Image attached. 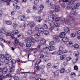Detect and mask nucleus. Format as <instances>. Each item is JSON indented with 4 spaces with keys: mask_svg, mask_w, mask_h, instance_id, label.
Here are the masks:
<instances>
[{
    "mask_svg": "<svg viewBox=\"0 0 80 80\" xmlns=\"http://www.w3.org/2000/svg\"><path fill=\"white\" fill-rule=\"evenodd\" d=\"M12 33L13 34L11 35V38L12 39H14L15 38V35H17L18 34L19 32L17 30H15L13 31H12Z\"/></svg>",
    "mask_w": 80,
    "mask_h": 80,
    "instance_id": "f257e3e1",
    "label": "nucleus"
},
{
    "mask_svg": "<svg viewBox=\"0 0 80 80\" xmlns=\"http://www.w3.org/2000/svg\"><path fill=\"white\" fill-rule=\"evenodd\" d=\"M33 18L34 19H36V21L37 22H41V21L42 20V19H41V18L39 16H34L33 17Z\"/></svg>",
    "mask_w": 80,
    "mask_h": 80,
    "instance_id": "f03ea898",
    "label": "nucleus"
},
{
    "mask_svg": "<svg viewBox=\"0 0 80 80\" xmlns=\"http://www.w3.org/2000/svg\"><path fill=\"white\" fill-rule=\"evenodd\" d=\"M60 37L57 35H55L53 36V38L54 40H55L56 42H59L60 41Z\"/></svg>",
    "mask_w": 80,
    "mask_h": 80,
    "instance_id": "7ed1b4c3",
    "label": "nucleus"
},
{
    "mask_svg": "<svg viewBox=\"0 0 80 80\" xmlns=\"http://www.w3.org/2000/svg\"><path fill=\"white\" fill-rule=\"evenodd\" d=\"M60 23H57L55 25V27L53 28V30H55V31H58V30L59 29V27H60Z\"/></svg>",
    "mask_w": 80,
    "mask_h": 80,
    "instance_id": "20e7f679",
    "label": "nucleus"
},
{
    "mask_svg": "<svg viewBox=\"0 0 80 80\" xmlns=\"http://www.w3.org/2000/svg\"><path fill=\"white\" fill-rule=\"evenodd\" d=\"M16 63V61L15 60H12L11 61V62L8 64V66L9 67H11L12 65H15Z\"/></svg>",
    "mask_w": 80,
    "mask_h": 80,
    "instance_id": "39448f33",
    "label": "nucleus"
},
{
    "mask_svg": "<svg viewBox=\"0 0 80 80\" xmlns=\"http://www.w3.org/2000/svg\"><path fill=\"white\" fill-rule=\"evenodd\" d=\"M8 72V68L6 67L4 68L2 70V73L3 75H5Z\"/></svg>",
    "mask_w": 80,
    "mask_h": 80,
    "instance_id": "423d86ee",
    "label": "nucleus"
},
{
    "mask_svg": "<svg viewBox=\"0 0 80 80\" xmlns=\"http://www.w3.org/2000/svg\"><path fill=\"white\" fill-rule=\"evenodd\" d=\"M40 42H39L40 44L41 45H43V44H44L45 43V42L46 41L45 40V39H43V38H40Z\"/></svg>",
    "mask_w": 80,
    "mask_h": 80,
    "instance_id": "0eeeda50",
    "label": "nucleus"
},
{
    "mask_svg": "<svg viewBox=\"0 0 80 80\" xmlns=\"http://www.w3.org/2000/svg\"><path fill=\"white\" fill-rule=\"evenodd\" d=\"M65 36V32H61L60 34L59 35V37H60V38H62V39L64 38Z\"/></svg>",
    "mask_w": 80,
    "mask_h": 80,
    "instance_id": "6e6552de",
    "label": "nucleus"
},
{
    "mask_svg": "<svg viewBox=\"0 0 80 80\" xmlns=\"http://www.w3.org/2000/svg\"><path fill=\"white\" fill-rule=\"evenodd\" d=\"M35 38L36 39H38L40 37V33L38 32L34 35Z\"/></svg>",
    "mask_w": 80,
    "mask_h": 80,
    "instance_id": "1a4fd4ad",
    "label": "nucleus"
},
{
    "mask_svg": "<svg viewBox=\"0 0 80 80\" xmlns=\"http://www.w3.org/2000/svg\"><path fill=\"white\" fill-rule=\"evenodd\" d=\"M80 6V4L78 3H76L74 4V9H78V7Z\"/></svg>",
    "mask_w": 80,
    "mask_h": 80,
    "instance_id": "9d476101",
    "label": "nucleus"
},
{
    "mask_svg": "<svg viewBox=\"0 0 80 80\" xmlns=\"http://www.w3.org/2000/svg\"><path fill=\"white\" fill-rule=\"evenodd\" d=\"M65 20V18H63V19L62 20V22H65L66 23H70L71 22V21L68 19H67L66 21Z\"/></svg>",
    "mask_w": 80,
    "mask_h": 80,
    "instance_id": "9b49d317",
    "label": "nucleus"
},
{
    "mask_svg": "<svg viewBox=\"0 0 80 80\" xmlns=\"http://www.w3.org/2000/svg\"><path fill=\"white\" fill-rule=\"evenodd\" d=\"M6 29L4 28H2L1 30H0V35H1L0 33H6Z\"/></svg>",
    "mask_w": 80,
    "mask_h": 80,
    "instance_id": "f8f14e48",
    "label": "nucleus"
},
{
    "mask_svg": "<svg viewBox=\"0 0 80 80\" xmlns=\"http://www.w3.org/2000/svg\"><path fill=\"white\" fill-rule=\"evenodd\" d=\"M68 47H70V48H72L73 46V43L71 42H69L68 43Z\"/></svg>",
    "mask_w": 80,
    "mask_h": 80,
    "instance_id": "ddd939ff",
    "label": "nucleus"
},
{
    "mask_svg": "<svg viewBox=\"0 0 80 80\" xmlns=\"http://www.w3.org/2000/svg\"><path fill=\"white\" fill-rule=\"evenodd\" d=\"M54 49L55 47L53 46H51L48 48V49L49 50V51H52V50H53Z\"/></svg>",
    "mask_w": 80,
    "mask_h": 80,
    "instance_id": "4468645a",
    "label": "nucleus"
},
{
    "mask_svg": "<svg viewBox=\"0 0 80 80\" xmlns=\"http://www.w3.org/2000/svg\"><path fill=\"white\" fill-rule=\"evenodd\" d=\"M48 23L51 27H53L55 25V22H51V21H49Z\"/></svg>",
    "mask_w": 80,
    "mask_h": 80,
    "instance_id": "2eb2a0df",
    "label": "nucleus"
},
{
    "mask_svg": "<svg viewBox=\"0 0 80 80\" xmlns=\"http://www.w3.org/2000/svg\"><path fill=\"white\" fill-rule=\"evenodd\" d=\"M29 41L31 42H32L34 43L35 42V39L33 38H31L30 39H29Z\"/></svg>",
    "mask_w": 80,
    "mask_h": 80,
    "instance_id": "dca6fc26",
    "label": "nucleus"
},
{
    "mask_svg": "<svg viewBox=\"0 0 80 80\" xmlns=\"http://www.w3.org/2000/svg\"><path fill=\"white\" fill-rule=\"evenodd\" d=\"M53 73L55 77L58 76L59 75V71H56Z\"/></svg>",
    "mask_w": 80,
    "mask_h": 80,
    "instance_id": "f3484780",
    "label": "nucleus"
},
{
    "mask_svg": "<svg viewBox=\"0 0 80 80\" xmlns=\"http://www.w3.org/2000/svg\"><path fill=\"white\" fill-rule=\"evenodd\" d=\"M62 40L63 42H67L68 40V39L67 38L65 37L62 39Z\"/></svg>",
    "mask_w": 80,
    "mask_h": 80,
    "instance_id": "a211bd4d",
    "label": "nucleus"
},
{
    "mask_svg": "<svg viewBox=\"0 0 80 80\" xmlns=\"http://www.w3.org/2000/svg\"><path fill=\"white\" fill-rule=\"evenodd\" d=\"M55 11L56 12H60V8L58 7H56V8L55 9Z\"/></svg>",
    "mask_w": 80,
    "mask_h": 80,
    "instance_id": "6ab92c4d",
    "label": "nucleus"
},
{
    "mask_svg": "<svg viewBox=\"0 0 80 80\" xmlns=\"http://www.w3.org/2000/svg\"><path fill=\"white\" fill-rule=\"evenodd\" d=\"M32 46V43L29 41L26 44V46L27 47H30Z\"/></svg>",
    "mask_w": 80,
    "mask_h": 80,
    "instance_id": "aec40b11",
    "label": "nucleus"
},
{
    "mask_svg": "<svg viewBox=\"0 0 80 80\" xmlns=\"http://www.w3.org/2000/svg\"><path fill=\"white\" fill-rule=\"evenodd\" d=\"M24 27H27V26H28L29 24V22H28L27 21H25L24 22Z\"/></svg>",
    "mask_w": 80,
    "mask_h": 80,
    "instance_id": "412c9836",
    "label": "nucleus"
},
{
    "mask_svg": "<svg viewBox=\"0 0 80 80\" xmlns=\"http://www.w3.org/2000/svg\"><path fill=\"white\" fill-rule=\"evenodd\" d=\"M63 53H66V52H64V51H63L62 52V51H58V55H62V54Z\"/></svg>",
    "mask_w": 80,
    "mask_h": 80,
    "instance_id": "4be33fe9",
    "label": "nucleus"
},
{
    "mask_svg": "<svg viewBox=\"0 0 80 80\" xmlns=\"http://www.w3.org/2000/svg\"><path fill=\"white\" fill-rule=\"evenodd\" d=\"M2 1L4 2H7L8 5H9L10 3L11 2V0H2Z\"/></svg>",
    "mask_w": 80,
    "mask_h": 80,
    "instance_id": "5701e85b",
    "label": "nucleus"
},
{
    "mask_svg": "<svg viewBox=\"0 0 80 80\" xmlns=\"http://www.w3.org/2000/svg\"><path fill=\"white\" fill-rule=\"evenodd\" d=\"M64 30L65 32L67 33L68 32L70 31V30L69 29V28L66 27L64 29Z\"/></svg>",
    "mask_w": 80,
    "mask_h": 80,
    "instance_id": "b1692460",
    "label": "nucleus"
},
{
    "mask_svg": "<svg viewBox=\"0 0 80 80\" xmlns=\"http://www.w3.org/2000/svg\"><path fill=\"white\" fill-rule=\"evenodd\" d=\"M15 67L12 66L11 67L10 69V72L12 73V72H13L14 71H15Z\"/></svg>",
    "mask_w": 80,
    "mask_h": 80,
    "instance_id": "393cba45",
    "label": "nucleus"
},
{
    "mask_svg": "<svg viewBox=\"0 0 80 80\" xmlns=\"http://www.w3.org/2000/svg\"><path fill=\"white\" fill-rule=\"evenodd\" d=\"M53 67L55 68H58V62L55 63L53 65Z\"/></svg>",
    "mask_w": 80,
    "mask_h": 80,
    "instance_id": "a878e982",
    "label": "nucleus"
},
{
    "mask_svg": "<svg viewBox=\"0 0 80 80\" xmlns=\"http://www.w3.org/2000/svg\"><path fill=\"white\" fill-rule=\"evenodd\" d=\"M48 45L46 44H44L43 45V48L42 50H44L45 49H47L48 48Z\"/></svg>",
    "mask_w": 80,
    "mask_h": 80,
    "instance_id": "bb28decb",
    "label": "nucleus"
},
{
    "mask_svg": "<svg viewBox=\"0 0 80 80\" xmlns=\"http://www.w3.org/2000/svg\"><path fill=\"white\" fill-rule=\"evenodd\" d=\"M41 47V45H38L37 46V48H35V50H36L37 51H38V50H40V47Z\"/></svg>",
    "mask_w": 80,
    "mask_h": 80,
    "instance_id": "cd10ccee",
    "label": "nucleus"
},
{
    "mask_svg": "<svg viewBox=\"0 0 80 80\" xmlns=\"http://www.w3.org/2000/svg\"><path fill=\"white\" fill-rule=\"evenodd\" d=\"M66 57V56L65 55H62L60 57V60H63Z\"/></svg>",
    "mask_w": 80,
    "mask_h": 80,
    "instance_id": "c85d7f7f",
    "label": "nucleus"
},
{
    "mask_svg": "<svg viewBox=\"0 0 80 80\" xmlns=\"http://www.w3.org/2000/svg\"><path fill=\"white\" fill-rule=\"evenodd\" d=\"M42 52H44L45 55H47V54L48 53V51H47V49H42Z\"/></svg>",
    "mask_w": 80,
    "mask_h": 80,
    "instance_id": "c756f323",
    "label": "nucleus"
},
{
    "mask_svg": "<svg viewBox=\"0 0 80 80\" xmlns=\"http://www.w3.org/2000/svg\"><path fill=\"white\" fill-rule=\"evenodd\" d=\"M73 55H74L75 56H77L78 57V55H79V53H78V51H75L73 53Z\"/></svg>",
    "mask_w": 80,
    "mask_h": 80,
    "instance_id": "7c9ffc66",
    "label": "nucleus"
},
{
    "mask_svg": "<svg viewBox=\"0 0 80 80\" xmlns=\"http://www.w3.org/2000/svg\"><path fill=\"white\" fill-rule=\"evenodd\" d=\"M6 59L9 61L12 59V57H11V56H8L6 57Z\"/></svg>",
    "mask_w": 80,
    "mask_h": 80,
    "instance_id": "2f4dec72",
    "label": "nucleus"
},
{
    "mask_svg": "<svg viewBox=\"0 0 80 80\" xmlns=\"http://www.w3.org/2000/svg\"><path fill=\"white\" fill-rule=\"evenodd\" d=\"M74 16H75V14H74L73 13H72V12H71L69 14V17L71 18L73 17Z\"/></svg>",
    "mask_w": 80,
    "mask_h": 80,
    "instance_id": "473e14b6",
    "label": "nucleus"
},
{
    "mask_svg": "<svg viewBox=\"0 0 80 80\" xmlns=\"http://www.w3.org/2000/svg\"><path fill=\"white\" fill-rule=\"evenodd\" d=\"M35 26V24L33 22H31L29 24V26L31 28H33Z\"/></svg>",
    "mask_w": 80,
    "mask_h": 80,
    "instance_id": "72a5a7b5",
    "label": "nucleus"
},
{
    "mask_svg": "<svg viewBox=\"0 0 80 80\" xmlns=\"http://www.w3.org/2000/svg\"><path fill=\"white\" fill-rule=\"evenodd\" d=\"M43 33L44 34L46 35H48L49 34V32L47 30L44 31Z\"/></svg>",
    "mask_w": 80,
    "mask_h": 80,
    "instance_id": "f704fd0d",
    "label": "nucleus"
},
{
    "mask_svg": "<svg viewBox=\"0 0 80 80\" xmlns=\"http://www.w3.org/2000/svg\"><path fill=\"white\" fill-rule=\"evenodd\" d=\"M39 32H44V29L43 28H40L38 30Z\"/></svg>",
    "mask_w": 80,
    "mask_h": 80,
    "instance_id": "c9c22d12",
    "label": "nucleus"
},
{
    "mask_svg": "<svg viewBox=\"0 0 80 80\" xmlns=\"http://www.w3.org/2000/svg\"><path fill=\"white\" fill-rule=\"evenodd\" d=\"M18 26V24L16 23H14L12 24V26L13 28H16Z\"/></svg>",
    "mask_w": 80,
    "mask_h": 80,
    "instance_id": "e433bc0d",
    "label": "nucleus"
},
{
    "mask_svg": "<svg viewBox=\"0 0 80 80\" xmlns=\"http://www.w3.org/2000/svg\"><path fill=\"white\" fill-rule=\"evenodd\" d=\"M4 62L5 63H6V65H7L8 64L9 61L8 59H7L6 58L4 60Z\"/></svg>",
    "mask_w": 80,
    "mask_h": 80,
    "instance_id": "4c0bfd02",
    "label": "nucleus"
},
{
    "mask_svg": "<svg viewBox=\"0 0 80 80\" xmlns=\"http://www.w3.org/2000/svg\"><path fill=\"white\" fill-rule=\"evenodd\" d=\"M38 7L37 5H35L33 6V9L34 10H37L38 9Z\"/></svg>",
    "mask_w": 80,
    "mask_h": 80,
    "instance_id": "58836bf2",
    "label": "nucleus"
},
{
    "mask_svg": "<svg viewBox=\"0 0 80 80\" xmlns=\"http://www.w3.org/2000/svg\"><path fill=\"white\" fill-rule=\"evenodd\" d=\"M46 67L48 69L50 68L51 67V64L50 63H48Z\"/></svg>",
    "mask_w": 80,
    "mask_h": 80,
    "instance_id": "ea45409f",
    "label": "nucleus"
},
{
    "mask_svg": "<svg viewBox=\"0 0 80 80\" xmlns=\"http://www.w3.org/2000/svg\"><path fill=\"white\" fill-rule=\"evenodd\" d=\"M32 31L31 30H28L27 32V33L28 35H32Z\"/></svg>",
    "mask_w": 80,
    "mask_h": 80,
    "instance_id": "a19ab883",
    "label": "nucleus"
},
{
    "mask_svg": "<svg viewBox=\"0 0 80 80\" xmlns=\"http://www.w3.org/2000/svg\"><path fill=\"white\" fill-rule=\"evenodd\" d=\"M14 39H15L14 42L16 44L19 43V41H18L17 38H14Z\"/></svg>",
    "mask_w": 80,
    "mask_h": 80,
    "instance_id": "79ce46f5",
    "label": "nucleus"
},
{
    "mask_svg": "<svg viewBox=\"0 0 80 80\" xmlns=\"http://www.w3.org/2000/svg\"><path fill=\"white\" fill-rule=\"evenodd\" d=\"M19 45L21 47H24V46H25V44L23 42H20L19 43Z\"/></svg>",
    "mask_w": 80,
    "mask_h": 80,
    "instance_id": "37998d69",
    "label": "nucleus"
},
{
    "mask_svg": "<svg viewBox=\"0 0 80 80\" xmlns=\"http://www.w3.org/2000/svg\"><path fill=\"white\" fill-rule=\"evenodd\" d=\"M12 76V75L11 74H8L6 76V78H10V77H11Z\"/></svg>",
    "mask_w": 80,
    "mask_h": 80,
    "instance_id": "c03bdc74",
    "label": "nucleus"
},
{
    "mask_svg": "<svg viewBox=\"0 0 80 80\" xmlns=\"http://www.w3.org/2000/svg\"><path fill=\"white\" fill-rule=\"evenodd\" d=\"M73 47L75 48H78L79 47V45L78 44H76L74 45Z\"/></svg>",
    "mask_w": 80,
    "mask_h": 80,
    "instance_id": "a18cd8bd",
    "label": "nucleus"
},
{
    "mask_svg": "<svg viewBox=\"0 0 80 80\" xmlns=\"http://www.w3.org/2000/svg\"><path fill=\"white\" fill-rule=\"evenodd\" d=\"M6 23L7 25H11L12 23V22L11 21H6Z\"/></svg>",
    "mask_w": 80,
    "mask_h": 80,
    "instance_id": "49530a36",
    "label": "nucleus"
},
{
    "mask_svg": "<svg viewBox=\"0 0 80 80\" xmlns=\"http://www.w3.org/2000/svg\"><path fill=\"white\" fill-rule=\"evenodd\" d=\"M44 60L45 61V62H47V61H48V57L47 56H46L44 58Z\"/></svg>",
    "mask_w": 80,
    "mask_h": 80,
    "instance_id": "de8ad7c7",
    "label": "nucleus"
},
{
    "mask_svg": "<svg viewBox=\"0 0 80 80\" xmlns=\"http://www.w3.org/2000/svg\"><path fill=\"white\" fill-rule=\"evenodd\" d=\"M23 17V16L22 15H20L18 17V19L19 20H20V21H22V17Z\"/></svg>",
    "mask_w": 80,
    "mask_h": 80,
    "instance_id": "09e8293b",
    "label": "nucleus"
},
{
    "mask_svg": "<svg viewBox=\"0 0 80 80\" xmlns=\"http://www.w3.org/2000/svg\"><path fill=\"white\" fill-rule=\"evenodd\" d=\"M74 69L75 70H77V71H78V66H77L76 65L74 67Z\"/></svg>",
    "mask_w": 80,
    "mask_h": 80,
    "instance_id": "8fccbe9b",
    "label": "nucleus"
},
{
    "mask_svg": "<svg viewBox=\"0 0 80 80\" xmlns=\"http://www.w3.org/2000/svg\"><path fill=\"white\" fill-rule=\"evenodd\" d=\"M61 5L62 7L63 8H65V3L63 2H62L61 4Z\"/></svg>",
    "mask_w": 80,
    "mask_h": 80,
    "instance_id": "3c124183",
    "label": "nucleus"
},
{
    "mask_svg": "<svg viewBox=\"0 0 80 80\" xmlns=\"http://www.w3.org/2000/svg\"><path fill=\"white\" fill-rule=\"evenodd\" d=\"M43 27L46 29H48V26L47 24H44L43 26Z\"/></svg>",
    "mask_w": 80,
    "mask_h": 80,
    "instance_id": "603ef678",
    "label": "nucleus"
},
{
    "mask_svg": "<svg viewBox=\"0 0 80 80\" xmlns=\"http://www.w3.org/2000/svg\"><path fill=\"white\" fill-rule=\"evenodd\" d=\"M51 5L52 8H56V5L51 4Z\"/></svg>",
    "mask_w": 80,
    "mask_h": 80,
    "instance_id": "864d4df0",
    "label": "nucleus"
},
{
    "mask_svg": "<svg viewBox=\"0 0 80 80\" xmlns=\"http://www.w3.org/2000/svg\"><path fill=\"white\" fill-rule=\"evenodd\" d=\"M74 3H75V1H73V0H71V1L69 2L70 4H71V5L74 4Z\"/></svg>",
    "mask_w": 80,
    "mask_h": 80,
    "instance_id": "5fc2aeb1",
    "label": "nucleus"
},
{
    "mask_svg": "<svg viewBox=\"0 0 80 80\" xmlns=\"http://www.w3.org/2000/svg\"><path fill=\"white\" fill-rule=\"evenodd\" d=\"M71 37H72V38H74L76 37V36L75 35V34L74 33H71Z\"/></svg>",
    "mask_w": 80,
    "mask_h": 80,
    "instance_id": "6e6d98bb",
    "label": "nucleus"
},
{
    "mask_svg": "<svg viewBox=\"0 0 80 80\" xmlns=\"http://www.w3.org/2000/svg\"><path fill=\"white\" fill-rule=\"evenodd\" d=\"M54 44H55V42L53 41H52L49 42V45H54Z\"/></svg>",
    "mask_w": 80,
    "mask_h": 80,
    "instance_id": "4d7b16f0",
    "label": "nucleus"
},
{
    "mask_svg": "<svg viewBox=\"0 0 80 80\" xmlns=\"http://www.w3.org/2000/svg\"><path fill=\"white\" fill-rule=\"evenodd\" d=\"M71 59L72 58L70 57H67L66 58V60H67V61H70V60H71Z\"/></svg>",
    "mask_w": 80,
    "mask_h": 80,
    "instance_id": "13d9d810",
    "label": "nucleus"
},
{
    "mask_svg": "<svg viewBox=\"0 0 80 80\" xmlns=\"http://www.w3.org/2000/svg\"><path fill=\"white\" fill-rule=\"evenodd\" d=\"M13 78L15 80H19V78L18 77V76H15L13 77Z\"/></svg>",
    "mask_w": 80,
    "mask_h": 80,
    "instance_id": "bf43d9fd",
    "label": "nucleus"
},
{
    "mask_svg": "<svg viewBox=\"0 0 80 80\" xmlns=\"http://www.w3.org/2000/svg\"><path fill=\"white\" fill-rule=\"evenodd\" d=\"M53 27L50 28L49 29V32H53Z\"/></svg>",
    "mask_w": 80,
    "mask_h": 80,
    "instance_id": "052dcab7",
    "label": "nucleus"
},
{
    "mask_svg": "<svg viewBox=\"0 0 80 80\" xmlns=\"http://www.w3.org/2000/svg\"><path fill=\"white\" fill-rule=\"evenodd\" d=\"M26 19L25 18V16L24 15H23V16L22 18V20H21V21H25Z\"/></svg>",
    "mask_w": 80,
    "mask_h": 80,
    "instance_id": "680f3d73",
    "label": "nucleus"
},
{
    "mask_svg": "<svg viewBox=\"0 0 80 80\" xmlns=\"http://www.w3.org/2000/svg\"><path fill=\"white\" fill-rule=\"evenodd\" d=\"M65 72V69L62 68L60 70V72L61 73H63Z\"/></svg>",
    "mask_w": 80,
    "mask_h": 80,
    "instance_id": "e2e57ef3",
    "label": "nucleus"
},
{
    "mask_svg": "<svg viewBox=\"0 0 80 80\" xmlns=\"http://www.w3.org/2000/svg\"><path fill=\"white\" fill-rule=\"evenodd\" d=\"M40 69H43L44 68H45V66H44V65H41L40 66Z\"/></svg>",
    "mask_w": 80,
    "mask_h": 80,
    "instance_id": "0e129e2a",
    "label": "nucleus"
},
{
    "mask_svg": "<svg viewBox=\"0 0 80 80\" xmlns=\"http://www.w3.org/2000/svg\"><path fill=\"white\" fill-rule=\"evenodd\" d=\"M76 75V74L73 72L71 73L70 75L72 76V77H74V76H75Z\"/></svg>",
    "mask_w": 80,
    "mask_h": 80,
    "instance_id": "69168bd1",
    "label": "nucleus"
},
{
    "mask_svg": "<svg viewBox=\"0 0 80 80\" xmlns=\"http://www.w3.org/2000/svg\"><path fill=\"white\" fill-rule=\"evenodd\" d=\"M38 0H36L34 1V4H38Z\"/></svg>",
    "mask_w": 80,
    "mask_h": 80,
    "instance_id": "338daca9",
    "label": "nucleus"
},
{
    "mask_svg": "<svg viewBox=\"0 0 80 80\" xmlns=\"http://www.w3.org/2000/svg\"><path fill=\"white\" fill-rule=\"evenodd\" d=\"M76 34L77 35H80V30L78 31L76 33Z\"/></svg>",
    "mask_w": 80,
    "mask_h": 80,
    "instance_id": "774afa93",
    "label": "nucleus"
}]
</instances>
